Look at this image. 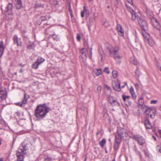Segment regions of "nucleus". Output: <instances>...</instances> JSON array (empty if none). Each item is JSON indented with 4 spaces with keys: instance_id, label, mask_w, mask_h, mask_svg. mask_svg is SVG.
Segmentation results:
<instances>
[{
    "instance_id": "49530a36",
    "label": "nucleus",
    "mask_w": 161,
    "mask_h": 161,
    "mask_svg": "<svg viewBox=\"0 0 161 161\" xmlns=\"http://www.w3.org/2000/svg\"><path fill=\"white\" fill-rule=\"evenodd\" d=\"M152 137H153V138L154 139V140L155 141L156 140V137L155 136H153Z\"/></svg>"
},
{
    "instance_id": "7ed1b4c3",
    "label": "nucleus",
    "mask_w": 161,
    "mask_h": 161,
    "mask_svg": "<svg viewBox=\"0 0 161 161\" xmlns=\"http://www.w3.org/2000/svg\"><path fill=\"white\" fill-rule=\"evenodd\" d=\"M143 36L146 43L148 44L151 47H153L154 45V42L152 38L150 37L148 33L145 32L143 33Z\"/></svg>"
},
{
    "instance_id": "4468645a",
    "label": "nucleus",
    "mask_w": 161,
    "mask_h": 161,
    "mask_svg": "<svg viewBox=\"0 0 161 161\" xmlns=\"http://www.w3.org/2000/svg\"><path fill=\"white\" fill-rule=\"evenodd\" d=\"M13 40L14 43L16 44L17 46H19L21 45L20 39L18 38L17 36L15 35L14 36Z\"/></svg>"
},
{
    "instance_id": "5701e85b",
    "label": "nucleus",
    "mask_w": 161,
    "mask_h": 161,
    "mask_svg": "<svg viewBox=\"0 0 161 161\" xmlns=\"http://www.w3.org/2000/svg\"><path fill=\"white\" fill-rule=\"evenodd\" d=\"M130 61L131 63L134 65H136L137 64V61L136 59L134 57L131 58L130 59Z\"/></svg>"
},
{
    "instance_id": "a211bd4d",
    "label": "nucleus",
    "mask_w": 161,
    "mask_h": 161,
    "mask_svg": "<svg viewBox=\"0 0 161 161\" xmlns=\"http://www.w3.org/2000/svg\"><path fill=\"white\" fill-rule=\"evenodd\" d=\"M130 91L133 98L134 99H136V98L137 96L134 92V88L133 86H131L130 87Z\"/></svg>"
},
{
    "instance_id": "de8ad7c7",
    "label": "nucleus",
    "mask_w": 161,
    "mask_h": 161,
    "mask_svg": "<svg viewBox=\"0 0 161 161\" xmlns=\"http://www.w3.org/2000/svg\"><path fill=\"white\" fill-rule=\"evenodd\" d=\"M70 15L71 16V17H73V14H72V12H70Z\"/></svg>"
},
{
    "instance_id": "b1692460",
    "label": "nucleus",
    "mask_w": 161,
    "mask_h": 161,
    "mask_svg": "<svg viewBox=\"0 0 161 161\" xmlns=\"http://www.w3.org/2000/svg\"><path fill=\"white\" fill-rule=\"evenodd\" d=\"M114 54V58L117 61V62H120V60L121 59V57L118 54H116V53Z\"/></svg>"
},
{
    "instance_id": "3c124183",
    "label": "nucleus",
    "mask_w": 161,
    "mask_h": 161,
    "mask_svg": "<svg viewBox=\"0 0 161 161\" xmlns=\"http://www.w3.org/2000/svg\"><path fill=\"white\" fill-rule=\"evenodd\" d=\"M125 87V85H123L122 86V88H123Z\"/></svg>"
},
{
    "instance_id": "72a5a7b5",
    "label": "nucleus",
    "mask_w": 161,
    "mask_h": 161,
    "mask_svg": "<svg viewBox=\"0 0 161 161\" xmlns=\"http://www.w3.org/2000/svg\"><path fill=\"white\" fill-rule=\"evenodd\" d=\"M104 71L106 72L107 74H109L110 73V71L108 70V67H106L104 69Z\"/></svg>"
},
{
    "instance_id": "a18cd8bd",
    "label": "nucleus",
    "mask_w": 161,
    "mask_h": 161,
    "mask_svg": "<svg viewBox=\"0 0 161 161\" xmlns=\"http://www.w3.org/2000/svg\"><path fill=\"white\" fill-rule=\"evenodd\" d=\"M94 20V19L93 18H90V21H91L92 22H93Z\"/></svg>"
},
{
    "instance_id": "4be33fe9",
    "label": "nucleus",
    "mask_w": 161,
    "mask_h": 161,
    "mask_svg": "<svg viewBox=\"0 0 161 161\" xmlns=\"http://www.w3.org/2000/svg\"><path fill=\"white\" fill-rule=\"evenodd\" d=\"M94 72L97 76H99L102 74V71L100 69H96L94 70Z\"/></svg>"
},
{
    "instance_id": "f257e3e1",
    "label": "nucleus",
    "mask_w": 161,
    "mask_h": 161,
    "mask_svg": "<svg viewBox=\"0 0 161 161\" xmlns=\"http://www.w3.org/2000/svg\"><path fill=\"white\" fill-rule=\"evenodd\" d=\"M50 110L51 108L45 104L38 106L35 111L37 119L39 120L43 119Z\"/></svg>"
},
{
    "instance_id": "f8f14e48",
    "label": "nucleus",
    "mask_w": 161,
    "mask_h": 161,
    "mask_svg": "<svg viewBox=\"0 0 161 161\" xmlns=\"http://www.w3.org/2000/svg\"><path fill=\"white\" fill-rule=\"evenodd\" d=\"M135 139L141 145H142L145 142L144 139L142 137H138L135 136L134 137Z\"/></svg>"
},
{
    "instance_id": "412c9836",
    "label": "nucleus",
    "mask_w": 161,
    "mask_h": 161,
    "mask_svg": "<svg viewBox=\"0 0 161 161\" xmlns=\"http://www.w3.org/2000/svg\"><path fill=\"white\" fill-rule=\"evenodd\" d=\"M4 50L3 42L2 41H0V57H1Z\"/></svg>"
},
{
    "instance_id": "473e14b6",
    "label": "nucleus",
    "mask_w": 161,
    "mask_h": 161,
    "mask_svg": "<svg viewBox=\"0 0 161 161\" xmlns=\"http://www.w3.org/2000/svg\"><path fill=\"white\" fill-rule=\"evenodd\" d=\"M155 24H154V27H155L157 29H158L159 28V25L158 24L156 20H155Z\"/></svg>"
},
{
    "instance_id": "ddd939ff",
    "label": "nucleus",
    "mask_w": 161,
    "mask_h": 161,
    "mask_svg": "<svg viewBox=\"0 0 161 161\" xmlns=\"http://www.w3.org/2000/svg\"><path fill=\"white\" fill-rule=\"evenodd\" d=\"M138 103L139 105L141 106V108L142 109L145 108V107H147L145 105H144V101L143 100V97L142 96L141 98L139 99Z\"/></svg>"
},
{
    "instance_id": "e433bc0d",
    "label": "nucleus",
    "mask_w": 161,
    "mask_h": 161,
    "mask_svg": "<svg viewBox=\"0 0 161 161\" xmlns=\"http://www.w3.org/2000/svg\"><path fill=\"white\" fill-rule=\"evenodd\" d=\"M77 39L79 41H80L81 39V37L79 34H77Z\"/></svg>"
},
{
    "instance_id": "79ce46f5",
    "label": "nucleus",
    "mask_w": 161,
    "mask_h": 161,
    "mask_svg": "<svg viewBox=\"0 0 161 161\" xmlns=\"http://www.w3.org/2000/svg\"><path fill=\"white\" fill-rule=\"evenodd\" d=\"M127 2H128L129 4H132V0H126Z\"/></svg>"
},
{
    "instance_id": "f3484780",
    "label": "nucleus",
    "mask_w": 161,
    "mask_h": 161,
    "mask_svg": "<svg viewBox=\"0 0 161 161\" xmlns=\"http://www.w3.org/2000/svg\"><path fill=\"white\" fill-rule=\"evenodd\" d=\"M6 97V92L3 91H0V102L5 99Z\"/></svg>"
},
{
    "instance_id": "8fccbe9b",
    "label": "nucleus",
    "mask_w": 161,
    "mask_h": 161,
    "mask_svg": "<svg viewBox=\"0 0 161 161\" xmlns=\"http://www.w3.org/2000/svg\"><path fill=\"white\" fill-rule=\"evenodd\" d=\"M92 48H90V53H91V55L92 54Z\"/></svg>"
},
{
    "instance_id": "4d7b16f0",
    "label": "nucleus",
    "mask_w": 161,
    "mask_h": 161,
    "mask_svg": "<svg viewBox=\"0 0 161 161\" xmlns=\"http://www.w3.org/2000/svg\"><path fill=\"white\" fill-rule=\"evenodd\" d=\"M1 143V142H0V144Z\"/></svg>"
},
{
    "instance_id": "1a4fd4ad",
    "label": "nucleus",
    "mask_w": 161,
    "mask_h": 161,
    "mask_svg": "<svg viewBox=\"0 0 161 161\" xmlns=\"http://www.w3.org/2000/svg\"><path fill=\"white\" fill-rule=\"evenodd\" d=\"M131 14V19L133 21H137L138 22V21L140 19H141V14L139 13H133Z\"/></svg>"
},
{
    "instance_id": "423d86ee",
    "label": "nucleus",
    "mask_w": 161,
    "mask_h": 161,
    "mask_svg": "<svg viewBox=\"0 0 161 161\" xmlns=\"http://www.w3.org/2000/svg\"><path fill=\"white\" fill-rule=\"evenodd\" d=\"M26 153L25 151L20 149L17 151L16 153L17 157V161H23L24 155Z\"/></svg>"
},
{
    "instance_id": "bb28decb",
    "label": "nucleus",
    "mask_w": 161,
    "mask_h": 161,
    "mask_svg": "<svg viewBox=\"0 0 161 161\" xmlns=\"http://www.w3.org/2000/svg\"><path fill=\"white\" fill-rule=\"evenodd\" d=\"M106 142V139L105 138L103 139L99 142L100 145L102 147H103Z\"/></svg>"
},
{
    "instance_id": "c03bdc74",
    "label": "nucleus",
    "mask_w": 161,
    "mask_h": 161,
    "mask_svg": "<svg viewBox=\"0 0 161 161\" xmlns=\"http://www.w3.org/2000/svg\"><path fill=\"white\" fill-rule=\"evenodd\" d=\"M69 10L70 12H72V9L71 8L70 5H69Z\"/></svg>"
},
{
    "instance_id": "58836bf2",
    "label": "nucleus",
    "mask_w": 161,
    "mask_h": 161,
    "mask_svg": "<svg viewBox=\"0 0 161 161\" xmlns=\"http://www.w3.org/2000/svg\"><path fill=\"white\" fill-rule=\"evenodd\" d=\"M52 160V158L50 157H47L45 158V161H51Z\"/></svg>"
},
{
    "instance_id": "5fc2aeb1",
    "label": "nucleus",
    "mask_w": 161,
    "mask_h": 161,
    "mask_svg": "<svg viewBox=\"0 0 161 161\" xmlns=\"http://www.w3.org/2000/svg\"><path fill=\"white\" fill-rule=\"evenodd\" d=\"M125 84L126 85H127V84L126 83H125Z\"/></svg>"
},
{
    "instance_id": "864d4df0",
    "label": "nucleus",
    "mask_w": 161,
    "mask_h": 161,
    "mask_svg": "<svg viewBox=\"0 0 161 161\" xmlns=\"http://www.w3.org/2000/svg\"><path fill=\"white\" fill-rule=\"evenodd\" d=\"M112 161H115V159H113V160H112Z\"/></svg>"
},
{
    "instance_id": "37998d69",
    "label": "nucleus",
    "mask_w": 161,
    "mask_h": 161,
    "mask_svg": "<svg viewBox=\"0 0 161 161\" xmlns=\"http://www.w3.org/2000/svg\"><path fill=\"white\" fill-rule=\"evenodd\" d=\"M56 37L57 36L56 35L54 34L53 35V38L54 39L56 40Z\"/></svg>"
},
{
    "instance_id": "6ab92c4d",
    "label": "nucleus",
    "mask_w": 161,
    "mask_h": 161,
    "mask_svg": "<svg viewBox=\"0 0 161 161\" xmlns=\"http://www.w3.org/2000/svg\"><path fill=\"white\" fill-rule=\"evenodd\" d=\"M16 2V7L17 9H20L22 7L21 0H15Z\"/></svg>"
},
{
    "instance_id": "4c0bfd02",
    "label": "nucleus",
    "mask_w": 161,
    "mask_h": 161,
    "mask_svg": "<svg viewBox=\"0 0 161 161\" xmlns=\"http://www.w3.org/2000/svg\"><path fill=\"white\" fill-rule=\"evenodd\" d=\"M157 102V100H152L150 102L151 104H156Z\"/></svg>"
},
{
    "instance_id": "603ef678",
    "label": "nucleus",
    "mask_w": 161,
    "mask_h": 161,
    "mask_svg": "<svg viewBox=\"0 0 161 161\" xmlns=\"http://www.w3.org/2000/svg\"><path fill=\"white\" fill-rule=\"evenodd\" d=\"M0 161H3V159H0Z\"/></svg>"
},
{
    "instance_id": "cd10ccee",
    "label": "nucleus",
    "mask_w": 161,
    "mask_h": 161,
    "mask_svg": "<svg viewBox=\"0 0 161 161\" xmlns=\"http://www.w3.org/2000/svg\"><path fill=\"white\" fill-rule=\"evenodd\" d=\"M39 64L36 61L32 64V67L33 68L35 69H37L38 68V66Z\"/></svg>"
},
{
    "instance_id": "c9c22d12",
    "label": "nucleus",
    "mask_w": 161,
    "mask_h": 161,
    "mask_svg": "<svg viewBox=\"0 0 161 161\" xmlns=\"http://www.w3.org/2000/svg\"><path fill=\"white\" fill-rule=\"evenodd\" d=\"M102 90V87L100 86H99L97 88V91L99 93H100Z\"/></svg>"
},
{
    "instance_id": "7c9ffc66",
    "label": "nucleus",
    "mask_w": 161,
    "mask_h": 161,
    "mask_svg": "<svg viewBox=\"0 0 161 161\" xmlns=\"http://www.w3.org/2000/svg\"><path fill=\"white\" fill-rule=\"evenodd\" d=\"M27 47L28 49H32L34 47H35V45H34V44L32 43V44H31L30 45H27Z\"/></svg>"
},
{
    "instance_id": "c85d7f7f",
    "label": "nucleus",
    "mask_w": 161,
    "mask_h": 161,
    "mask_svg": "<svg viewBox=\"0 0 161 161\" xmlns=\"http://www.w3.org/2000/svg\"><path fill=\"white\" fill-rule=\"evenodd\" d=\"M126 7H127L128 10L129 11V12L131 13V14L135 12L134 11L132 8H131L129 6H128L127 5H126Z\"/></svg>"
},
{
    "instance_id": "39448f33",
    "label": "nucleus",
    "mask_w": 161,
    "mask_h": 161,
    "mask_svg": "<svg viewBox=\"0 0 161 161\" xmlns=\"http://www.w3.org/2000/svg\"><path fill=\"white\" fill-rule=\"evenodd\" d=\"M108 101L113 106H119V103L117 101V99L114 97L109 95L108 97Z\"/></svg>"
},
{
    "instance_id": "393cba45",
    "label": "nucleus",
    "mask_w": 161,
    "mask_h": 161,
    "mask_svg": "<svg viewBox=\"0 0 161 161\" xmlns=\"http://www.w3.org/2000/svg\"><path fill=\"white\" fill-rule=\"evenodd\" d=\"M12 8V5L11 3H9L8 5L6 7L7 10L5 12L11 11Z\"/></svg>"
},
{
    "instance_id": "6e6552de",
    "label": "nucleus",
    "mask_w": 161,
    "mask_h": 161,
    "mask_svg": "<svg viewBox=\"0 0 161 161\" xmlns=\"http://www.w3.org/2000/svg\"><path fill=\"white\" fill-rule=\"evenodd\" d=\"M107 48L108 49L110 53L112 54L116 53L119 49V47L117 46L113 47L110 45H108V46L107 47Z\"/></svg>"
},
{
    "instance_id": "f704fd0d",
    "label": "nucleus",
    "mask_w": 161,
    "mask_h": 161,
    "mask_svg": "<svg viewBox=\"0 0 161 161\" xmlns=\"http://www.w3.org/2000/svg\"><path fill=\"white\" fill-rule=\"evenodd\" d=\"M105 88L106 89L108 90V91H109L110 92H111L112 91L110 87H109L107 85H106L105 86Z\"/></svg>"
},
{
    "instance_id": "a19ab883",
    "label": "nucleus",
    "mask_w": 161,
    "mask_h": 161,
    "mask_svg": "<svg viewBox=\"0 0 161 161\" xmlns=\"http://www.w3.org/2000/svg\"><path fill=\"white\" fill-rule=\"evenodd\" d=\"M85 49L84 48H82L80 50V52L82 54H84L85 52Z\"/></svg>"
},
{
    "instance_id": "c756f323",
    "label": "nucleus",
    "mask_w": 161,
    "mask_h": 161,
    "mask_svg": "<svg viewBox=\"0 0 161 161\" xmlns=\"http://www.w3.org/2000/svg\"><path fill=\"white\" fill-rule=\"evenodd\" d=\"M113 76L115 78L118 76V72L116 70H113L112 72Z\"/></svg>"
},
{
    "instance_id": "f03ea898",
    "label": "nucleus",
    "mask_w": 161,
    "mask_h": 161,
    "mask_svg": "<svg viewBox=\"0 0 161 161\" xmlns=\"http://www.w3.org/2000/svg\"><path fill=\"white\" fill-rule=\"evenodd\" d=\"M124 130L122 128H119L118 130L117 133L115 135V141L114 147L115 150H117L119 148L121 139L124 137Z\"/></svg>"
},
{
    "instance_id": "0eeeda50",
    "label": "nucleus",
    "mask_w": 161,
    "mask_h": 161,
    "mask_svg": "<svg viewBox=\"0 0 161 161\" xmlns=\"http://www.w3.org/2000/svg\"><path fill=\"white\" fill-rule=\"evenodd\" d=\"M156 110L154 108H148L145 113L147 115H149L152 118H153L155 115Z\"/></svg>"
},
{
    "instance_id": "dca6fc26",
    "label": "nucleus",
    "mask_w": 161,
    "mask_h": 161,
    "mask_svg": "<svg viewBox=\"0 0 161 161\" xmlns=\"http://www.w3.org/2000/svg\"><path fill=\"white\" fill-rule=\"evenodd\" d=\"M118 32L120 33L122 36L124 35V31L121 25L119 24H117L116 26Z\"/></svg>"
},
{
    "instance_id": "09e8293b",
    "label": "nucleus",
    "mask_w": 161,
    "mask_h": 161,
    "mask_svg": "<svg viewBox=\"0 0 161 161\" xmlns=\"http://www.w3.org/2000/svg\"><path fill=\"white\" fill-rule=\"evenodd\" d=\"M23 72V70L22 69H20V72L21 73H22Z\"/></svg>"
},
{
    "instance_id": "ea45409f",
    "label": "nucleus",
    "mask_w": 161,
    "mask_h": 161,
    "mask_svg": "<svg viewBox=\"0 0 161 161\" xmlns=\"http://www.w3.org/2000/svg\"><path fill=\"white\" fill-rule=\"evenodd\" d=\"M135 86L136 89H139V85L138 83H136L135 84Z\"/></svg>"
},
{
    "instance_id": "2eb2a0df",
    "label": "nucleus",
    "mask_w": 161,
    "mask_h": 161,
    "mask_svg": "<svg viewBox=\"0 0 161 161\" xmlns=\"http://www.w3.org/2000/svg\"><path fill=\"white\" fill-rule=\"evenodd\" d=\"M144 122L145 126L147 129H150L152 128L151 124L149 119H146Z\"/></svg>"
},
{
    "instance_id": "a878e982",
    "label": "nucleus",
    "mask_w": 161,
    "mask_h": 161,
    "mask_svg": "<svg viewBox=\"0 0 161 161\" xmlns=\"http://www.w3.org/2000/svg\"><path fill=\"white\" fill-rule=\"evenodd\" d=\"M44 59L41 57H38V58L37 59L36 61L37 62V63L39 64H40L42 63L44 61Z\"/></svg>"
},
{
    "instance_id": "aec40b11",
    "label": "nucleus",
    "mask_w": 161,
    "mask_h": 161,
    "mask_svg": "<svg viewBox=\"0 0 161 161\" xmlns=\"http://www.w3.org/2000/svg\"><path fill=\"white\" fill-rule=\"evenodd\" d=\"M89 11L87 9H86L85 6L83 7V10L81 13V16L82 17H83L84 16L85 14H89Z\"/></svg>"
},
{
    "instance_id": "6e6d98bb",
    "label": "nucleus",
    "mask_w": 161,
    "mask_h": 161,
    "mask_svg": "<svg viewBox=\"0 0 161 161\" xmlns=\"http://www.w3.org/2000/svg\"><path fill=\"white\" fill-rule=\"evenodd\" d=\"M16 74H17V73H15V75H16Z\"/></svg>"
},
{
    "instance_id": "9b49d317",
    "label": "nucleus",
    "mask_w": 161,
    "mask_h": 161,
    "mask_svg": "<svg viewBox=\"0 0 161 161\" xmlns=\"http://www.w3.org/2000/svg\"><path fill=\"white\" fill-rule=\"evenodd\" d=\"M29 97L28 96H26V94L25 93L23 100L22 101L21 103H18V105L21 107L24 106L27 103V99Z\"/></svg>"
},
{
    "instance_id": "20e7f679",
    "label": "nucleus",
    "mask_w": 161,
    "mask_h": 161,
    "mask_svg": "<svg viewBox=\"0 0 161 161\" xmlns=\"http://www.w3.org/2000/svg\"><path fill=\"white\" fill-rule=\"evenodd\" d=\"M138 23L142 27V34L143 35V33L145 32L147 33V31L148 30L147 24L146 21L142 18L138 21Z\"/></svg>"
},
{
    "instance_id": "9d476101",
    "label": "nucleus",
    "mask_w": 161,
    "mask_h": 161,
    "mask_svg": "<svg viewBox=\"0 0 161 161\" xmlns=\"http://www.w3.org/2000/svg\"><path fill=\"white\" fill-rule=\"evenodd\" d=\"M112 85L115 90L117 91H119L120 90V83L118 80L113 81Z\"/></svg>"
},
{
    "instance_id": "2f4dec72",
    "label": "nucleus",
    "mask_w": 161,
    "mask_h": 161,
    "mask_svg": "<svg viewBox=\"0 0 161 161\" xmlns=\"http://www.w3.org/2000/svg\"><path fill=\"white\" fill-rule=\"evenodd\" d=\"M130 97L129 96H122L123 99L124 101H126L127 99H128Z\"/></svg>"
}]
</instances>
